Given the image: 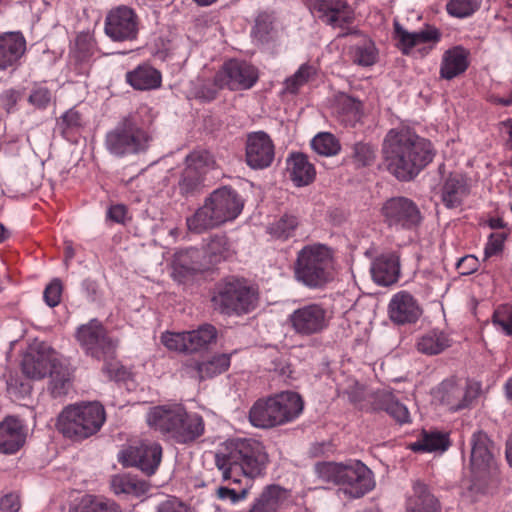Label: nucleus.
Listing matches in <instances>:
<instances>
[{
  "label": "nucleus",
  "instance_id": "nucleus-63",
  "mask_svg": "<svg viewBox=\"0 0 512 512\" xmlns=\"http://www.w3.org/2000/svg\"><path fill=\"white\" fill-rule=\"evenodd\" d=\"M126 208L123 205H114L111 206L108 210V217L117 222V223H123L126 217Z\"/></svg>",
  "mask_w": 512,
  "mask_h": 512
},
{
  "label": "nucleus",
  "instance_id": "nucleus-28",
  "mask_svg": "<svg viewBox=\"0 0 512 512\" xmlns=\"http://www.w3.org/2000/svg\"><path fill=\"white\" fill-rule=\"evenodd\" d=\"M469 51L462 46H454L444 52L440 64V76L451 80L466 71L469 66Z\"/></svg>",
  "mask_w": 512,
  "mask_h": 512
},
{
  "label": "nucleus",
  "instance_id": "nucleus-1",
  "mask_svg": "<svg viewBox=\"0 0 512 512\" xmlns=\"http://www.w3.org/2000/svg\"><path fill=\"white\" fill-rule=\"evenodd\" d=\"M382 151L388 170L403 181L414 178L433 159L431 143L407 128L390 130Z\"/></svg>",
  "mask_w": 512,
  "mask_h": 512
},
{
  "label": "nucleus",
  "instance_id": "nucleus-4",
  "mask_svg": "<svg viewBox=\"0 0 512 512\" xmlns=\"http://www.w3.org/2000/svg\"><path fill=\"white\" fill-rule=\"evenodd\" d=\"M105 420V409L99 402H81L61 411L56 428L65 438L82 441L95 435Z\"/></svg>",
  "mask_w": 512,
  "mask_h": 512
},
{
  "label": "nucleus",
  "instance_id": "nucleus-3",
  "mask_svg": "<svg viewBox=\"0 0 512 512\" xmlns=\"http://www.w3.org/2000/svg\"><path fill=\"white\" fill-rule=\"evenodd\" d=\"M244 203L238 193L228 187L214 190L194 214L186 219L188 230L203 233L235 220L242 212Z\"/></svg>",
  "mask_w": 512,
  "mask_h": 512
},
{
  "label": "nucleus",
  "instance_id": "nucleus-39",
  "mask_svg": "<svg viewBox=\"0 0 512 512\" xmlns=\"http://www.w3.org/2000/svg\"><path fill=\"white\" fill-rule=\"evenodd\" d=\"M49 390L54 397H61L68 393L71 387V373L62 358L59 363L49 373Z\"/></svg>",
  "mask_w": 512,
  "mask_h": 512
},
{
  "label": "nucleus",
  "instance_id": "nucleus-20",
  "mask_svg": "<svg viewBox=\"0 0 512 512\" xmlns=\"http://www.w3.org/2000/svg\"><path fill=\"white\" fill-rule=\"evenodd\" d=\"M481 386L470 381L464 386L452 381L443 382L438 389L439 400L450 410L457 411L468 407L479 395Z\"/></svg>",
  "mask_w": 512,
  "mask_h": 512
},
{
  "label": "nucleus",
  "instance_id": "nucleus-51",
  "mask_svg": "<svg viewBox=\"0 0 512 512\" xmlns=\"http://www.w3.org/2000/svg\"><path fill=\"white\" fill-rule=\"evenodd\" d=\"M272 30V22L269 16L262 14L256 18L255 26L252 30V36L256 41L265 43L271 38Z\"/></svg>",
  "mask_w": 512,
  "mask_h": 512
},
{
  "label": "nucleus",
  "instance_id": "nucleus-38",
  "mask_svg": "<svg viewBox=\"0 0 512 512\" xmlns=\"http://www.w3.org/2000/svg\"><path fill=\"white\" fill-rule=\"evenodd\" d=\"M377 408L385 410L397 422L404 424L410 422V413L408 408L397 401L393 394L387 390L377 393Z\"/></svg>",
  "mask_w": 512,
  "mask_h": 512
},
{
  "label": "nucleus",
  "instance_id": "nucleus-62",
  "mask_svg": "<svg viewBox=\"0 0 512 512\" xmlns=\"http://www.w3.org/2000/svg\"><path fill=\"white\" fill-rule=\"evenodd\" d=\"M503 238L501 236L492 237L484 249L485 257L496 255L502 249Z\"/></svg>",
  "mask_w": 512,
  "mask_h": 512
},
{
  "label": "nucleus",
  "instance_id": "nucleus-59",
  "mask_svg": "<svg viewBox=\"0 0 512 512\" xmlns=\"http://www.w3.org/2000/svg\"><path fill=\"white\" fill-rule=\"evenodd\" d=\"M20 98V94L13 89L4 91L1 95V101L4 109L11 112Z\"/></svg>",
  "mask_w": 512,
  "mask_h": 512
},
{
  "label": "nucleus",
  "instance_id": "nucleus-26",
  "mask_svg": "<svg viewBox=\"0 0 512 512\" xmlns=\"http://www.w3.org/2000/svg\"><path fill=\"white\" fill-rule=\"evenodd\" d=\"M373 280L381 286L394 284L400 275L399 258L396 254L387 253L377 257L370 268Z\"/></svg>",
  "mask_w": 512,
  "mask_h": 512
},
{
  "label": "nucleus",
  "instance_id": "nucleus-30",
  "mask_svg": "<svg viewBox=\"0 0 512 512\" xmlns=\"http://www.w3.org/2000/svg\"><path fill=\"white\" fill-rule=\"evenodd\" d=\"M205 424L202 416L197 413H189L184 408V415L176 425L173 440L180 444L195 441L204 434Z\"/></svg>",
  "mask_w": 512,
  "mask_h": 512
},
{
  "label": "nucleus",
  "instance_id": "nucleus-54",
  "mask_svg": "<svg viewBox=\"0 0 512 512\" xmlns=\"http://www.w3.org/2000/svg\"><path fill=\"white\" fill-rule=\"evenodd\" d=\"M61 294V282L55 279L45 288L43 297L48 306L55 307L60 303Z\"/></svg>",
  "mask_w": 512,
  "mask_h": 512
},
{
  "label": "nucleus",
  "instance_id": "nucleus-43",
  "mask_svg": "<svg viewBox=\"0 0 512 512\" xmlns=\"http://www.w3.org/2000/svg\"><path fill=\"white\" fill-rule=\"evenodd\" d=\"M298 225V220L293 215L285 214L272 222L267 230L272 236L280 239H287L292 236Z\"/></svg>",
  "mask_w": 512,
  "mask_h": 512
},
{
  "label": "nucleus",
  "instance_id": "nucleus-53",
  "mask_svg": "<svg viewBox=\"0 0 512 512\" xmlns=\"http://www.w3.org/2000/svg\"><path fill=\"white\" fill-rule=\"evenodd\" d=\"M354 160L358 165H370L375 159V150L369 144L358 143L354 147Z\"/></svg>",
  "mask_w": 512,
  "mask_h": 512
},
{
  "label": "nucleus",
  "instance_id": "nucleus-52",
  "mask_svg": "<svg viewBox=\"0 0 512 512\" xmlns=\"http://www.w3.org/2000/svg\"><path fill=\"white\" fill-rule=\"evenodd\" d=\"M250 485H246L240 491L235 489L221 486L216 489V496L218 499L223 501H230L232 504H236L242 500H245L249 494Z\"/></svg>",
  "mask_w": 512,
  "mask_h": 512
},
{
  "label": "nucleus",
  "instance_id": "nucleus-50",
  "mask_svg": "<svg viewBox=\"0 0 512 512\" xmlns=\"http://www.w3.org/2000/svg\"><path fill=\"white\" fill-rule=\"evenodd\" d=\"M53 94L46 86L35 85L28 97V102L38 109H45L52 101Z\"/></svg>",
  "mask_w": 512,
  "mask_h": 512
},
{
  "label": "nucleus",
  "instance_id": "nucleus-6",
  "mask_svg": "<svg viewBox=\"0 0 512 512\" xmlns=\"http://www.w3.org/2000/svg\"><path fill=\"white\" fill-rule=\"evenodd\" d=\"M334 268L333 252L322 244L303 247L295 263L296 279L310 288H318L327 283Z\"/></svg>",
  "mask_w": 512,
  "mask_h": 512
},
{
  "label": "nucleus",
  "instance_id": "nucleus-2",
  "mask_svg": "<svg viewBox=\"0 0 512 512\" xmlns=\"http://www.w3.org/2000/svg\"><path fill=\"white\" fill-rule=\"evenodd\" d=\"M215 465L224 480L239 483L243 474L254 478L260 475L268 462V454L261 442L255 439L238 438L226 442L215 453Z\"/></svg>",
  "mask_w": 512,
  "mask_h": 512
},
{
  "label": "nucleus",
  "instance_id": "nucleus-35",
  "mask_svg": "<svg viewBox=\"0 0 512 512\" xmlns=\"http://www.w3.org/2000/svg\"><path fill=\"white\" fill-rule=\"evenodd\" d=\"M128 83L138 90L157 88L161 83L160 73L151 66L142 65L126 75Z\"/></svg>",
  "mask_w": 512,
  "mask_h": 512
},
{
  "label": "nucleus",
  "instance_id": "nucleus-46",
  "mask_svg": "<svg viewBox=\"0 0 512 512\" xmlns=\"http://www.w3.org/2000/svg\"><path fill=\"white\" fill-rule=\"evenodd\" d=\"M206 254L211 263L225 259L230 255V244L225 236H215L206 245Z\"/></svg>",
  "mask_w": 512,
  "mask_h": 512
},
{
  "label": "nucleus",
  "instance_id": "nucleus-18",
  "mask_svg": "<svg viewBox=\"0 0 512 512\" xmlns=\"http://www.w3.org/2000/svg\"><path fill=\"white\" fill-rule=\"evenodd\" d=\"M138 30V17L128 7H119L106 17L105 32L114 41L134 40Z\"/></svg>",
  "mask_w": 512,
  "mask_h": 512
},
{
  "label": "nucleus",
  "instance_id": "nucleus-31",
  "mask_svg": "<svg viewBox=\"0 0 512 512\" xmlns=\"http://www.w3.org/2000/svg\"><path fill=\"white\" fill-rule=\"evenodd\" d=\"M289 491L278 485L264 488L248 512H277L289 499Z\"/></svg>",
  "mask_w": 512,
  "mask_h": 512
},
{
  "label": "nucleus",
  "instance_id": "nucleus-44",
  "mask_svg": "<svg viewBox=\"0 0 512 512\" xmlns=\"http://www.w3.org/2000/svg\"><path fill=\"white\" fill-rule=\"evenodd\" d=\"M311 146L317 154L323 156L336 155L340 150L337 139L327 132L316 135L311 141Z\"/></svg>",
  "mask_w": 512,
  "mask_h": 512
},
{
  "label": "nucleus",
  "instance_id": "nucleus-60",
  "mask_svg": "<svg viewBox=\"0 0 512 512\" xmlns=\"http://www.w3.org/2000/svg\"><path fill=\"white\" fill-rule=\"evenodd\" d=\"M129 492L128 494H132L135 496L144 495L149 490V485L144 480H139L134 476L130 477L129 483Z\"/></svg>",
  "mask_w": 512,
  "mask_h": 512
},
{
  "label": "nucleus",
  "instance_id": "nucleus-14",
  "mask_svg": "<svg viewBox=\"0 0 512 512\" xmlns=\"http://www.w3.org/2000/svg\"><path fill=\"white\" fill-rule=\"evenodd\" d=\"M213 301L221 313L241 314L254 309L257 296L251 288L239 282H230L213 298Z\"/></svg>",
  "mask_w": 512,
  "mask_h": 512
},
{
  "label": "nucleus",
  "instance_id": "nucleus-42",
  "mask_svg": "<svg viewBox=\"0 0 512 512\" xmlns=\"http://www.w3.org/2000/svg\"><path fill=\"white\" fill-rule=\"evenodd\" d=\"M344 469L345 463L322 462L315 465V473L321 481L339 486L343 480Z\"/></svg>",
  "mask_w": 512,
  "mask_h": 512
},
{
  "label": "nucleus",
  "instance_id": "nucleus-56",
  "mask_svg": "<svg viewBox=\"0 0 512 512\" xmlns=\"http://www.w3.org/2000/svg\"><path fill=\"white\" fill-rule=\"evenodd\" d=\"M20 507L19 496L15 493L6 494L0 499V510L2 512H18Z\"/></svg>",
  "mask_w": 512,
  "mask_h": 512
},
{
  "label": "nucleus",
  "instance_id": "nucleus-34",
  "mask_svg": "<svg viewBox=\"0 0 512 512\" xmlns=\"http://www.w3.org/2000/svg\"><path fill=\"white\" fill-rule=\"evenodd\" d=\"M287 169L293 182L298 186L307 185L315 178L314 166L302 153L292 154L287 159Z\"/></svg>",
  "mask_w": 512,
  "mask_h": 512
},
{
  "label": "nucleus",
  "instance_id": "nucleus-48",
  "mask_svg": "<svg viewBox=\"0 0 512 512\" xmlns=\"http://www.w3.org/2000/svg\"><path fill=\"white\" fill-rule=\"evenodd\" d=\"M479 6V0H450L447 3V11L454 17L465 18L472 15Z\"/></svg>",
  "mask_w": 512,
  "mask_h": 512
},
{
  "label": "nucleus",
  "instance_id": "nucleus-23",
  "mask_svg": "<svg viewBox=\"0 0 512 512\" xmlns=\"http://www.w3.org/2000/svg\"><path fill=\"white\" fill-rule=\"evenodd\" d=\"M495 447L487 434L478 431L472 435L470 465L472 472L482 476L494 468Z\"/></svg>",
  "mask_w": 512,
  "mask_h": 512
},
{
  "label": "nucleus",
  "instance_id": "nucleus-61",
  "mask_svg": "<svg viewBox=\"0 0 512 512\" xmlns=\"http://www.w3.org/2000/svg\"><path fill=\"white\" fill-rule=\"evenodd\" d=\"M17 383V379L10 378L7 380V391L9 394L16 397H22L24 394L29 393L30 386L28 384L20 383V387H18Z\"/></svg>",
  "mask_w": 512,
  "mask_h": 512
},
{
  "label": "nucleus",
  "instance_id": "nucleus-19",
  "mask_svg": "<svg viewBox=\"0 0 512 512\" xmlns=\"http://www.w3.org/2000/svg\"><path fill=\"white\" fill-rule=\"evenodd\" d=\"M310 11L327 25L343 28L354 19L352 8L343 0H307Z\"/></svg>",
  "mask_w": 512,
  "mask_h": 512
},
{
  "label": "nucleus",
  "instance_id": "nucleus-64",
  "mask_svg": "<svg viewBox=\"0 0 512 512\" xmlns=\"http://www.w3.org/2000/svg\"><path fill=\"white\" fill-rule=\"evenodd\" d=\"M490 100L496 104H501L503 106H509L512 104V95L509 98H502V97L493 95V96H491Z\"/></svg>",
  "mask_w": 512,
  "mask_h": 512
},
{
  "label": "nucleus",
  "instance_id": "nucleus-9",
  "mask_svg": "<svg viewBox=\"0 0 512 512\" xmlns=\"http://www.w3.org/2000/svg\"><path fill=\"white\" fill-rule=\"evenodd\" d=\"M257 69L243 61L231 60L226 62L216 74L214 85L216 88L207 92L202 91L200 96L210 100L214 98L217 88L227 87L230 90H245L251 88L258 80Z\"/></svg>",
  "mask_w": 512,
  "mask_h": 512
},
{
  "label": "nucleus",
  "instance_id": "nucleus-58",
  "mask_svg": "<svg viewBox=\"0 0 512 512\" xmlns=\"http://www.w3.org/2000/svg\"><path fill=\"white\" fill-rule=\"evenodd\" d=\"M478 260L473 255H467L461 258L457 263V268L462 275H469L477 270Z\"/></svg>",
  "mask_w": 512,
  "mask_h": 512
},
{
  "label": "nucleus",
  "instance_id": "nucleus-33",
  "mask_svg": "<svg viewBox=\"0 0 512 512\" xmlns=\"http://www.w3.org/2000/svg\"><path fill=\"white\" fill-rule=\"evenodd\" d=\"M407 512H440L438 500L427 486L419 481L413 484L412 493L407 498Z\"/></svg>",
  "mask_w": 512,
  "mask_h": 512
},
{
  "label": "nucleus",
  "instance_id": "nucleus-57",
  "mask_svg": "<svg viewBox=\"0 0 512 512\" xmlns=\"http://www.w3.org/2000/svg\"><path fill=\"white\" fill-rule=\"evenodd\" d=\"M131 475H116L111 480V489L116 494H128Z\"/></svg>",
  "mask_w": 512,
  "mask_h": 512
},
{
  "label": "nucleus",
  "instance_id": "nucleus-7",
  "mask_svg": "<svg viewBox=\"0 0 512 512\" xmlns=\"http://www.w3.org/2000/svg\"><path fill=\"white\" fill-rule=\"evenodd\" d=\"M151 140V135L143 126L128 118L106 134L105 147L115 157H126L144 152Z\"/></svg>",
  "mask_w": 512,
  "mask_h": 512
},
{
  "label": "nucleus",
  "instance_id": "nucleus-22",
  "mask_svg": "<svg viewBox=\"0 0 512 512\" xmlns=\"http://www.w3.org/2000/svg\"><path fill=\"white\" fill-rule=\"evenodd\" d=\"M274 144L263 131L248 135L246 142V162L253 169H263L272 164L274 159Z\"/></svg>",
  "mask_w": 512,
  "mask_h": 512
},
{
  "label": "nucleus",
  "instance_id": "nucleus-27",
  "mask_svg": "<svg viewBox=\"0 0 512 512\" xmlns=\"http://www.w3.org/2000/svg\"><path fill=\"white\" fill-rule=\"evenodd\" d=\"M394 34L398 41V46L404 54H409L417 45L430 42L436 43L440 40V33L436 28L428 27L411 33L405 30L398 22L394 24Z\"/></svg>",
  "mask_w": 512,
  "mask_h": 512
},
{
  "label": "nucleus",
  "instance_id": "nucleus-10",
  "mask_svg": "<svg viewBox=\"0 0 512 512\" xmlns=\"http://www.w3.org/2000/svg\"><path fill=\"white\" fill-rule=\"evenodd\" d=\"M217 330L214 326L204 324L198 329L186 332H166L161 336L162 344L171 351L195 353L205 350L215 343Z\"/></svg>",
  "mask_w": 512,
  "mask_h": 512
},
{
  "label": "nucleus",
  "instance_id": "nucleus-11",
  "mask_svg": "<svg viewBox=\"0 0 512 512\" xmlns=\"http://www.w3.org/2000/svg\"><path fill=\"white\" fill-rule=\"evenodd\" d=\"M215 167V159L205 150L193 151L185 159L178 188L183 196H192L200 192L204 175Z\"/></svg>",
  "mask_w": 512,
  "mask_h": 512
},
{
  "label": "nucleus",
  "instance_id": "nucleus-40",
  "mask_svg": "<svg viewBox=\"0 0 512 512\" xmlns=\"http://www.w3.org/2000/svg\"><path fill=\"white\" fill-rule=\"evenodd\" d=\"M230 357L227 354H220L210 360L196 365L197 376L200 380L215 377L228 369Z\"/></svg>",
  "mask_w": 512,
  "mask_h": 512
},
{
  "label": "nucleus",
  "instance_id": "nucleus-25",
  "mask_svg": "<svg viewBox=\"0 0 512 512\" xmlns=\"http://www.w3.org/2000/svg\"><path fill=\"white\" fill-rule=\"evenodd\" d=\"M470 194L469 179L461 173H451L444 180L441 189V200L445 207H460Z\"/></svg>",
  "mask_w": 512,
  "mask_h": 512
},
{
  "label": "nucleus",
  "instance_id": "nucleus-15",
  "mask_svg": "<svg viewBox=\"0 0 512 512\" xmlns=\"http://www.w3.org/2000/svg\"><path fill=\"white\" fill-rule=\"evenodd\" d=\"M118 459L124 466H134L145 474L152 475L161 463L162 447L157 442L145 440L122 450Z\"/></svg>",
  "mask_w": 512,
  "mask_h": 512
},
{
  "label": "nucleus",
  "instance_id": "nucleus-21",
  "mask_svg": "<svg viewBox=\"0 0 512 512\" xmlns=\"http://www.w3.org/2000/svg\"><path fill=\"white\" fill-rule=\"evenodd\" d=\"M183 415L184 407L180 404L158 405L148 410L146 422L150 428L172 439Z\"/></svg>",
  "mask_w": 512,
  "mask_h": 512
},
{
  "label": "nucleus",
  "instance_id": "nucleus-24",
  "mask_svg": "<svg viewBox=\"0 0 512 512\" xmlns=\"http://www.w3.org/2000/svg\"><path fill=\"white\" fill-rule=\"evenodd\" d=\"M388 313L392 322L404 325L415 323L422 315V309L410 293L400 291L392 296Z\"/></svg>",
  "mask_w": 512,
  "mask_h": 512
},
{
  "label": "nucleus",
  "instance_id": "nucleus-47",
  "mask_svg": "<svg viewBox=\"0 0 512 512\" xmlns=\"http://www.w3.org/2000/svg\"><path fill=\"white\" fill-rule=\"evenodd\" d=\"M314 74L315 69L312 66L308 64L301 65L294 75L286 79L285 91L289 93H296L299 88L307 83Z\"/></svg>",
  "mask_w": 512,
  "mask_h": 512
},
{
  "label": "nucleus",
  "instance_id": "nucleus-49",
  "mask_svg": "<svg viewBox=\"0 0 512 512\" xmlns=\"http://www.w3.org/2000/svg\"><path fill=\"white\" fill-rule=\"evenodd\" d=\"M493 325L504 334L512 335V306L503 305L497 308L492 318Z\"/></svg>",
  "mask_w": 512,
  "mask_h": 512
},
{
  "label": "nucleus",
  "instance_id": "nucleus-36",
  "mask_svg": "<svg viewBox=\"0 0 512 512\" xmlns=\"http://www.w3.org/2000/svg\"><path fill=\"white\" fill-rule=\"evenodd\" d=\"M448 446L447 434L440 431H423L420 438L409 447L415 452H443Z\"/></svg>",
  "mask_w": 512,
  "mask_h": 512
},
{
  "label": "nucleus",
  "instance_id": "nucleus-5",
  "mask_svg": "<svg viewBox=\"0 0 512 512\" xmlns=\"http://www.w3.org/2000/svg\"><path fill=\"white\" fill-rule=\"evenodd\" d=\"M303 402L294 392H282L257 400L249 411V421L257 428H271L292 421L302 412Z\"/></svg>",
  "mask_w": 512,
  "mask_h": 512
},
{
  "label": "nucleus",
  "instance_id": "nucleus-32",
  "mask_svg": "<svg viewBox=\"0 0 512 512\" xmlns=\"http://www.w3.org/2000/svg\"><path fill=\"white\" fill-rule=\"evenodd\" d=\"M26 42L20 33L0 35V70L12 66L24 54Z\"/></svg>",
  "mask_w": 512,
  "mask_h": 512
},
{
  "label": "nucleus",
  "instance_id": "nucleus-16",
  "mask_svg": "<svg viewBox=\"0 0 512 512\" xmlns=\"http://www.w3.org/2000/svg\"><path fill=\"white\" fill-rule=\"evenodd\" d=\"M340 489L349 498H360L375 487L372 471L358 460L345 462Z\"/></svg>",
  "mask_w": 512,
  "mask_h": 512
},
{
  "label": "nucleus",
  "instance_id": "nucleus-37",
  "mask_svg": "<svg viewBox=\"0 0 512 512\" xmlns=\"http://www.w3.org/2000/svg\"><path fill=\"white\" fill-rule=\"evenodd\" d=\"M450 346L448 336L441 330L432 329L423 334L417 341V349L426 355H436Z\"/></svg>",
  "mask_w": 512,
  "mask_h": 512
},
{
  "label": "nucleus",
  "instance_id": "nucleus-29",
  "mask_svg": "<svg viewBox=\"0 0 512 512\" xmlns=\"http://www.w3.org/2000/svg\"><path fill=\"white\" fill-rule=\"evenodd\" d=\"M25 442V434L21 422L14 417H7L0 422V453L13 454Z\"/></svg>",
  "mask_w": 512,
  "mask_h": 512
},
{
  "label": "nucleus",
  "instance_id": "nucleus-41",
  "mask_svg": "<svg viewBox=\"0 0 512 512\" xmlns=\"http://www.w3.org/2000/svg\"><path fill=\"white\" fill-rule=\"evenodd\" d=\"M196 253L195 250L180 252L175 256L172 265V276L178 282H184L197 270L195 266L189 263V259Z\"/></svg>",
  "mask_w": 512,
  "mask_h": 512
},
{
  "label": "nucleus",
  "instance_id": "nucleus-13",
  "mask_svg": "<svg viewBox=\"0 0 512 512\" xmlns=\"http://www.w3.org/2000/svg\"><path fill=\"white\" fill-rule=\"evenodd\" d=\"M76 336L86 353L97 359L111 356L117 347V341L107 334L102 324L96 319L81 325Z\"/></svg>",
  "mask_w": 512,
  "mask_h": 512
},
{
  "label": "nucleus",
  "instance_id": "nucleus-45",
  "mask_svg": "<svg viewBox=\"0 0 512 512\" xmlns=\"http://www.w3.org/2000/svg\"><path fill=\"white\" fill-rule=\"evenodd\" d=\"M354 63L361 66H371L376 62L377 50L371 40H364L352 48Z\"/></svg>",
  "mask_w": 512,
  "mask_h": 512
},
{
  "label": "nucleus",
  "instance_id": "nucleus-8",
  "mask_svg": "<svg viewBox=\"0 0 512 512\" xmlns=\"http://www.w3.org/2000/svg\"><path fill=\"white\" fill-rule=\"evenodd\" d=\"M332 313L320 302L302 303L287 316V324L300 337L322 334L330 325Z\"/></svg>",
  "mask_w": 512,
  "mask_h": 512
},
{
  "label": "nucleus",
  "instance_id": "nucleus-12",
  "mask_svg": "<svg viewBox=\"0 0 512 512\" xmlns=\"http://www.w3.org/2000/svg\"><path fill=\"white\" fill-rule=\"evenodd\" d=\"M62 357L44 342H35L29 346L23 356L22 372L31 379L40 380L49 375Z\"/></svg>",
  "mask_w": 512,
  "mask_h": 512
},
{
  "label": "nucleus",
  "instance_id": "nucleus-17",
  "mask_svg": "<svg viewBox=\"0 0 512 512\" xmlns=\"http://www.w3.org/2000/svg\"><path fill=\"white\" fill-rule=\"evenodd\" d=\"M382 215L389 226L412 228L421 222L417 206L404 197L391 198L382 207Z\"/></svg>",
  "mask_w": 512,
  "mask_h": 512
},
{
  "label": "nucleus",
  "instance_id": "nucleus-55",
  "mask_svg": "<svg viewBox=\"0 0 512 512\" xmlns=\"http://www.w3.org/2000/svg\"><path fill=\"white\" fill-rule=\"evenodd\" d=\"M58 125L63 133L73 130L81 125V117L76 110H69L62 115Z\"/></svg>",
  "mask_w": 512,
  "mask_h": 512
}]
</instances>
